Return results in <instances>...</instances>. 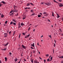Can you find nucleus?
Returning <instances> with one entry per match:
<instances>
[{
  "label": "nucleus",
  "mask_w": 63,
  "mask_h": 63,
  "mask_svg": "<svg viewBox=\"0 0 63 63\" xmlns=\"http://www.w3.org/2000/svg\"><path fill=\"white\" fill-rule=\"evenodd\" d=\"M45 5H47V6H49V5H50V3H49L48 2H47L46 3H45Z\"/></svg>",
  "instance_id": "obj_1"
},
{
  "label": "nucleus",
  "mask_w": 63,
  "mask_h": 63,
  "mask_svg": "<svg viewBox=\"0 0 63 63\" xmlns=\"http://www.w3.org/2000/svg\"><path fill=\"white\" fill-rule=\"evenodd\" d=\"M12 10L13 12L15 13V12H18V10H16V9H14Z\"/></svg>",
  "instance_id": "obj_2"
},
{
  "label": "nucleus",
  "mask_w": 63,
  "mask_h": 63,
  "mask_svg": "<svg viewBox=\"0 0 63 63\" xmlns=\"http://www.w3.org/2000/svg\"><path fill=\"white\" fill-rule=\"evenodd\" d=\"M22 48H23V49H26V47L24 46V45H22Z\"/></svg>",
  "instance_id": "obj_3"
},
{
  "label": "nucleus",
  "mask_w": 63,
  "mask_h": 63,
  "mask_svg": "<svg viewBox=\"0 0 63 63\" xmlns=\"http://www.w3.org/2000/svg\"><path fill=\"white\" fill-rule=\"evenodd\" d=\"M8 35V34L7 33H4V36L5 37H7V35Z\"/></svg>",
  "instance_id": "obj_4"
},
{
  "label": "nucleus",
  "mask_w": 63,
  "mask_h": 63,
  "mask_svg": "<svg viewBox=\"0 0 63 63\" xmlns=\"http://www.w3.org/2000/svg\"><path fill=\"white\" fill-rule=\"evenodd\" d=\"M59 6L60 7H63V4L61 3H60V4L59 5Z\"/></svg>",
  "instance_id": "obj_5"
},
{
  "label": "nucleus",
  "mask_w": 63,
  "mask_h": 63,
  "mask_svg": "<svg viewBox=\"0 0 63 63\" xmlns=\"http://www.w3.org/2000/svg\"><path fill=\"white\" fill-rule=\"evenodd\" d=\"M31 46L33 47H35V46H34V43H33L31 45Z\"/></svg>",
  "instance_id": "obj_6"
},
{
  "label": "nucleus",
  "mask_w": 63,
  "mask_h": 63,
  "mask_svg": "<svg viewBox=\"0 0 63 63\" xmlns=\"http://www.w3.org/2000/svg\"><path fill=\"white\" fill-rule=\"evenodd\" d=\"M0 2L1 3H2V4H6V2L4 1H2Z\"/></svg>",
  "instance_id": "obj_7"
},
{
  "label": "nucleus",
  "mask_w": 63,
  "mask_h": 63,
  "mask_svg": "<svg viewBox=\"0 0 63 63\" xmlns=\"http://www.w3.org/2000/svg\"><path fill=\"white\" fill-rule=\"evenodd\" d=\"M17 60H18V59H17V58H15L14 59V60H15V62H16V61H17Z\"/></svg>",
  "instance_id": "obj_8"
},
{
  "label": "nucleus",
  "mask_w": 63,
  "mask_h": 63,
  "mask_svg": "<svg viewBox=\"0 0 63 63\" xmlns=\"http://www.w3.org/2000/svg\"><path fill=\"white\" fill-rule=\"evenodd\" d=\"M14 9H16V8H17V6H15V5H14Z\"/></svg>",
  "instance_id": "obj_9"
},
{
  "label": "nucleus",
  "mask_w": 63,
  "mask_h": 63,
  "mask_svg": "<svg viewBox=\"0 0 63 63\" xmlns=\"http://www.w3.org/2000/svg\"><path fill=\"white\" fill-rule=\"evenodd\" d=\"M9 44V43L7 42L5 44V45H4V46H8V45Z\"/></svg>",
  "instance_id": "obj_10"
},
{
  "label": "nucleus",
  "mask_w": 63,
  "mask_h": 63,
  "mask_svg": "<svg viewBox=\"0 0 63 63\" xmlns=\"http://www.w3.org/2000/svg\"><path fill=\"white\" fill-rule=\"evenodd\" d=\"M45 2H42L41 3V4L42 5H45Z\"/></svg>",
  "instance_id": "obj_11"
},
{
  "label": "nucleus",
  "mask_w": 63,
  "mask_h": 63,
  "mask_svg": "<svg viewBox=\"0 0 63 63\" xmlns=\"http://www.w3.org/2000/svg\"><path fill=\"white\" fill-rule=\"evenodd\" d=\"M4 59H5V61L6 62V61H7V58L6 57H5L4 58Z\"/></svg>",
  "instance_id": "obj_12"
},
{
  "label": "nucleus",
  "mask_w": 63,
  "mask_h": 63,
  "mask_svg": "<svg viewBox=\"0 0 63 63\" xmlns=\"http://www.w3.org/2000/svg\"><path fill=\"white\" fill-rule=\"evenodd\" d=\"M57 18H59V17H60V16H59V15H58V14H57Z\"/></svg>",
  "instance_id": "obj_13"
},
{
  "label": "nucleus",
  "mask_w": 63,
  "mask_h": 63,
  "mask_svg": "<svg viewBox=\"0 0 63 63\" xmlns=\"http://www.w3.org/2000/svg\"><path fill=\"white\" fill-rule=\"evenodd\" d=\"M12 21L14 22H16V20L14 19H12Z\"/></svg>",
  "instance_id": "obj_14"
},
{
  "label": "nucleus",
  "mask_w": 63,
  "mask_h": 63,
  "mask_svg": "<svg viewBox=\"0 0 63 63\" xmlns=\"http://www.w3.org/2000/svg\"><path fill=\"white\" fill-rule=\"evenodd\" d=\"M4 16V15L2 14L1 16V17L2 18H3V17Z\"/></svg>",
  "instance_id": "obj_15"
},
{
  "label": "nucleus",
  "mask_w": 63,
  "mask_h": 63,
  "mask_svg": "<svg viewBox=\"0 0 63 63\" xmlns=\"http://www.w3.org/2000/svg\"><path fill=\"white\" fill-rule=\"evenodd\" d=\"M24 25V24H23V23H21V26H23V25Z\"/></svg>",
  "instance_id": "obj_16"
},
{
  "label": "nucleus",
  "mask_w": 63,
  "mask_h": 63,
  "mask_svg": "<svg viewBox=\"0 0 63 63\" xmlns=\"http://www.w3.org/2000/svg\"><path fill=\"white\" fill-rule=\"evenodd\" d=\"M38 17H40L41 16L40 15H38Z\"/></svg>",
  "instance_id": "obj_17"
},
{
  "label": "nucleus",
  "mask_w": 63,
  "mask_h": 63,
  "mask_svg": "<svg viewBox=\"0 0 63 63\" xmlns=\"http://www.w3.org/2000/svg\"><path fill=\"white\" fill-rule=\"evenodd\" d=\"M31 62H32V63H33V60L31 59Z\"/></svg>",
  "instance_id": "obj_18"
},
{
  "label": "nucleus",
  "mask_w": 63,
  "mask_h": 63,
  "mask_svg": "<svg viewBox=\"0 0 63 63\" xmlns=\"http://www.w3.org/2000/svg\"><path fill=\"white\" fill-rule=\"evenodd\" d=\"M59 58H62V59H63V56H62L59 57Z\"/></svg>",
  "instance_id": "obj_19"
},
{
  "label": "nucleus",
  "mask_w": 63,
  "mask_h": 63,
  "mask_svg": "<svg viewBox=\"0 0 63 63\" xmlns=\"http://www.w3.org/2000/svg\"><path fill=\"white\" fill-rule=\"evenodd\" d=\"M30 34H28V35L27 36V37L28 38H29V37H30Z\"/></svg>",
  "instance_id": "obj_20"
},
{
  "label": "nucleus",
  "mask_w": 63,
  "mask_h": 63,
  "mask_svg": "<svg viewBox=\"0 0 63 63\" xmlns=\"http://www.w3.org/2000/svg\"><path fill=\"white\" fill-rule=\"evenodd\" d=\"M13 12V10H12L11 11V12H10V14H11V13H12Z\"/></svg>",
  "instance_id": "obj_21"
},
{
  "label": "nucleus",
  "mask_w": 63,
  "mask_h": 63,
  "mask_svg": "<svg viewBox=\"0 0 63 63\" xmlns=\"http://www.w3.org/2000/svg\"><path fill=\"white\" fill-rule=\"evenodd\" d=\"M13 24H14V25H16V24L15 23L13 22Z\"/></svg>",
  "instance_id": "obj_22"
},
{
  "label": "nucleus",
  "mask_w": 63,
  "mask_h": 63,
  "mask_svg": "<svg viewBox=\"0 0 63 63\" xmlns=\"http://www.w3.org/2000/svg\"><path fill=\"white\" fill-rule=\"evenodd\" d=\"M54 2H56V3H58V2L57 1H56L55 0H53Z\"/></svg>",
  "instance_id": "obj_23"
},
{
  "label": "nucleus",
  "mask_w": 63,
  "mask_h": 63,
  "mask_svg": "<svg viewBox=\"0 0 63 63\" xmlns=\"http://www.w3.org/2000/svg\"><path fill=\"white\" fill-rule=\"evenodd\" d=\"M32 51L33 52V53H35V50H33Z\"/></svg>",
  "instance_id": "obj_24"
},
{
  "label": "nucleus",
  "mask_w": 63,
  "mask_h": 63,
  "mask_svg": "<svg viewBox=\"0 0 63 63\" xmlns=\"http://www.w3.org/2000/svg\"><path fill=\"white\" fill-rule=\"evenodd\" d=\"M29 5H30V3H28L27 5V6H29Z\"/></svg>",
  "instance_id": "obj_25"
},
{
  "label": "nucleus",
  "mask_w": 63,
  "mask_h": 63,
  "mask_svg": "<svg viewBox=\"0 0 63 63\" xmlns=\"http://www.w3.org/2000/svg\"><path fill=\"white\" fill-rule=\"evenodd\" d=\"M47 14V13H46V12H44L43 13V14H44V15Z\"/></svg>",
  "instance_id": "obj_26"
},
{
  "label": "nucleus",
  "mask_w": 63,
  "mask_h": 63,
  "mask_svg": "<svg viewBox=\"0 0 63 63\" xmlns=\"http://www.w3.org/2000/svg\"><path fill=\"white\" fill-rule=\"evenodd\" d=\"M35 63H39V62H38L37 61H35L34 62Z\"/></svg>",
  "instance_id": "obj_27"
},
{
  "label": "nucleus",
  "mask_w": 63,
  "mask_h": 63,
  "mask_svg": "<svg viewBox=\"0 0 63 63\" xmlns=\"http://www.w3.org/2000/svg\"><path fill=\"white\" fill-rule=\"evenodd\" d=\"M46 56H49V55L48 54H46Z\"/></svg>",
  "instance_id": "obj_28"
},
{
  "label": "nucleus",
  "mask_w": 63,
  "mask_h": 63,
  "mask_svg": "<svg viewBox=\"0 0 63 63\" xmlns=\"http://www.w3.org/2000/svg\"><path fill=\"white\" fill-rule=\"evenodd\" d=\"M26 32L25 33L23 32L22 33V34H23V35H25V34H26Z\"/></svg>",
  "instance_id": "obj_29"
},
{
  "label": "nucleus",
  "mask_w": 63,
  "mask_h": 63,
  "mask_svg": "<svg viewBox=\"0 0 63 63\" xmlns=\"http://www.w3.org/2000/svg\"><path fill=\"white\" fill-rule=\"evenodd\" d=\"M48 37H49L50 38H51V35H49Z\"/></svg>",
  "instance_id": "obj_30"
},
{
  "label": "nucleus",
  "mask_w": 63,
  "mask_h": 63,
  "mask_svg": "<svg viewBox=\"0 0 63 63\" xmlns=\"http://www.w3.org/2000/svg\"><path fill=\"white\" fill-rule=\"evenodd\" d=\"M25 18H26V17H23V20H24V19H25Z\"/></svg>",
  "instance_id": "obj_31"
},
{
  "label": "nucleus",
  "mask_w": 63,
  "mask_h": 63,
  "mask_svg": "<svg viewBox=\"0 0 63 63\" xmlns=\"http://www.w3.org/2000/svg\"><path fill=\"white\" fill-rule=\"evenodd\" d=\"M52 16H54V15H53V12L52 13Z\"/></svg>",
  "instance_id": "obj_32"
},
{
  "label": "nucleus",
  "mask_w": 63,
  "mask_h": 63,
  "mask_svg": "<svg viewBox=\"0 0 63 63\" xmlns=\"http://www.w3.org/2000/svg\"><path fill=\"white\" fill-rule=\"evenodd\" d=\"M30 11H31V13H32V12H33V10H31Z\"/></svg>",
  "instance_id": "obj_33"
},
{
  "label": "nucleus",
  "mask_w": 63,
  "mask_h": 63,
  "mask_svg": "<svg viewBox=\"0 0 63 63\" xmlns=\"http://www.w3.org/2000/svg\"><path fill=\"white\" fill-rule=\"evenodd\" d=\"M7 22H8V21H6L5 22V24H7Z\"/></svg>",
  "instance_id": "obj_34"
},
{
  "label": "nucleus",
  "mask_w": 63,
  "mask_h": 63,
  "mask_svg": "<svg viewBox=\"0 0 63 63\" xmlns=\"http://www.w3.org/2000/svg\"><path fill=\"white\" fill-rule=\"evenodd\" d=\"M9 53L10 56L11 55V54H12V53H11V52H9Z\"/></svg>",
  "instance_id": "obj_35"
},
{
  "label": "nucleus",
  "mask_w": 63,
  "mask_h": 63,
  "mask_svg": "<svg viewBox=\"0 0 63 63\" xmlns=\"http://www.w3.org/2000/svg\"><path fill=\"white\" fill-rule=\"evenodd\" d=\"M13 24V21H12L10 23V24L11 25Z\"/></svg>",
  "instance_id": "obj_36"
},
{
  "label": "nucleus",
  "mask_w": 63,
  "mask_h": 63,
  "mask_svg": "<svg viewBox=\"0 0 63 63\" xmlns=\"http://www.w3.org/2000/svg\"><path fill=\"white\" fill-rule=\"evenodd\" d=\"M6 49H6V48H4L3 49V50H6Z\"/></svg>",
  "instance_id": "obj_37"
},
{
  "label": "nucleus",
  "mask_w": 63,
  "mask_h": 63,
  "mask_svg": "<svg viewBox=\"0 0 63 63\" xmlns=\"http://www.w3.org/2000/svg\"><path fill=\"white\" fill-rule=\"evenodd\" d=\"M59 30H60V31L61 32H62V30H61V29H59Z\"/></svg>",
  "instance_id": "obj_38"
},
{
  "label": "nucleus",
  "mask_w": 63,
  "mask_h": 63,
  "mask_svg": "<svg viewBox=\"0 0 63 63\" xmlns=\"http://www.w3.org/2000/svg\"><path fill=\"white\" fill-rule=\"evenodd\" d=\"M16 14H15V16H17L18 15V14L17 13H16Z\"/></svg>",
  "instance_id": "obj_39"
},
{
  "label": "nucleus",
  "mask_w": 63,
  "mask_h": 63,
  "mask_svg": "<svg viewBox=\"0 0 63 63\" xmlns=\"http://www.w3.org/2000/svg\"><path fill=\"white\" fill-rule=\"evenodd\" d=\"M30 4H31V5H32V6L34 5V4H33L31 2L30 3Z\"/></svg>",
  "instance_id": "obj_40"
},
{
  "label": "nucleus",
  "mask_w": 63,
  "mask_h": 63,
  "mask_svg": "<svg viewBox=\"0 0 63 63\" xmlns=\"http://www.w3.org/2000/svg\"><path fill=\"white\" fill-rule=\"evenodd\" d=\"M28 8V7H26L25 8V10H27V9Z\"/></svg>",
  "instance_id": "obj_41"
},
{
  "label": "nucleus",
  "mask_w": 63,
  "mask_h": 63,
  "mask_svg": "<svg viewBox=\"0 0 63 63\" xmlns=\"http://www.w3.org/2000/svg\"><path fill=\"white\" fill-rule=\"evenodd\" d=\"M9 35H11V31H10L9 32Z\"/></svg>",
  "instance_id": "obj_42"
},
{
  "label": "nucleus",
  "mask_w": 63,
  "mask_h": 63,
  "mask_svg": "<svg viewBox=\"0 0 63 63\" xmlns=\"http://www.w3.org/2000/svg\"><path fill=\"white\" fill-rule=\"evenodd\" d=\"M20 35H21V34H20V35H19V38H20Z\"/></svg>",
  "instance_id": "obj_43"
},
{
  "label": "nucleus",
  "mask_w": 63,
  "mask_h": 63,
  "mask_svg": "<svg viewBox=\"0 0 63 63\" xmlns=\"http://www.w3.org/2000/svg\"><path fill=\"white\" fill-rule=\"evenodd\" d=\"M50 59H51V60H52V57H51V58H50Z\"/></svg>",
  "instance_id": "obj_44"
},
{
  "label": "nucleus",
  "mask_w": 63,
  "mask_h": 63,
  "mask_svg": "<svg viewBox=\"0 0 63 63\" xmlns=\"http://www.w3.org/2000/svg\"><path fill=\"white\" fill-rule=\"evenodd\" d=\"M55 43H54V47H55Z\"/></svg>",
  "instance_id": "obj_45"
},
{
  "label": "nucleus",
  "mask_w": 63,
  "mask_h": 63,
  "mask_svg": "<svg viewBox=\"0 0 63 63\" xmlns=\"http://www.w3.org/2000/svg\"><path fill=\"white\" fill-rule=\"evenodd\" d=\"M62 1V0H59V2H61Z\"/></svg>",
  "instance_id": "obj_46"
},
{
  "label": "nucleus",
  "mask_w": 63,
  "mask_h": 63,
  "mask_svg": "<svg viewBox=\"0 0 63 63\" xmlns=\"http://www.w3.org/2000/svg\"><path fill=\"white\" fill-rule=\"evenodd\" d=\"M48 16V14H47V15H44V16Z\"/></svg>",
  "instance_id": "obj_47"
},
{
  "label": "nucleus",
  "mask_w": 63,
  "mask_h": 63,
  "mask_svg": "<svg viewBox=\"0 0 63 63\" xmlns=\"http://www.w3.org/2000/svg\"><path fill=\"white\" fill-rule=\"evenodd\" d=\"M9 30H8L7 31V33H9Z\"/></svg>",
  "instance_id": "obj_48"
},
{
  "label": "nucleus",
  "mask_w": 63,
  "mask_h": 63,
  "mask_svg": "<svg viewBox=\"0 0 63 63\" xmlns=\"http://www.w3.org/2000/svg\"><path fill=\"white\" fill-rule=\"evenodd\" d=\"M34 15H35V14H32L31 15V16H34Z\"/></svg>",
  "instance_id": "obj_49"
},
{
  "label": "nucleus",
  "mask_w": 63,
  "mask_h": 63,
  "mask_svg": "<svg viewBox=\"0 0 63 63\" xmlns=\"http://www.w3.org/2000/svg\"><path fill=\"white\" fill-rule=\"evenodd\" d=\"M2 6V4L1 3H0V7Z\"/></svg>",
  "instance_id": "obj_50"
},
{
  "label": "nucleus",
  "mask_w": 63,
  "mask_h": 63,
  "mask_svg": "<svg viewBox=\"0 0 63 63\" xmlns=\"http://www.w3.org/2000/svg\"><path fill=\"white\" fill-rule=\"evenodd\" d=\"M27 37H27V36H25V38H27Z\"/></svg>",
  "instance_id": "obj_51"
},
{
  "label": "nucleus",
  "mask_w": 63,
  "mask_h": 63,
  "mask_svg": "<svg viewBox=\"0 0 63 63\" xmlns=\"http://www.w3.org/2000/svg\"><path fill=\"white\" fill-rule=\"evenodd\" d=\"M31 48H32V49H34V48H33V47H31Z\"/></svg>",
  "instance_id": "obj_52"
},
{
  "label": "nucleus",
  "mask_w": 63,
  "mask_h": 63,
  "mask_svg": "<svg viewBox=\"0 0 63 63\" xmlns=\"http://www.w3.org/2000/svg\"><path fill=\"white\" fill-rule=\"evenodd\" d=\"M30 27H29V28L28 29V31H29V30H30Z\"/></svg>",
  "instance_id": "obj_53"
},
{
  "label": "nucleus",
  "mask_w": 63,
  "mask_h": 63,
  "mask_svg": "<svg viewBox=\"0 0 63 63\" xmlns=\"http://www.w3.org/2000/svg\"><path fill=\"white\" fill-rule=\"evenodd\" d=\"M40 15H43V14L42 13H40Z\"/></svg>",
  "instance_id": "obj_54"
},
{
  "label": "nucleus",
  "mask_w": 63,
  "mask_h": 63,
  "mask_svg": "<svg viewBox=\"0 0 63 63\" xmlns=\"http://www.w3.org/2000/svg\"><path fill=\"white\" fill-rule=\"evenodd\" d=\"M48 21H49V22H50V20H49V19H48Z\"/></svg>",
  "instance_id": "obj_55"
},
{
  "label": "nucleus",
  "mask_w": 63,
  "mask_h": 63,
  "mask_svg": "<svg viewBox=\"0 0 63 63\" xmlns=\"http://www.w3.org/2000/svg\"><path fill=\"white\" fill-rule=\"evenodd\" d=\"M15 32H13V35H15Z\"/></svg>",
  "instance_id": "obj_56"
},
{
  "label": "nucleus",
  "mask_w": 63,
  "mask_h": 63,
  "mask_svg": "<svg viewBox=\"0 0 63 63\" xmlns=\"http://www.w3.org/2000/svg\"><path fill=\"white\" fill-rule=\"evenodd\" d=\"M49 59H47V61H49Z\"/></svg>",
  "instance_id": "obj_57"
},
{
  "label": "nucleus",
  "mask_w": 63,
  "mask_h": 63,
  "mask_svg": "<svg viewBox=\"0 0 63 63\" xmlns=\"http://www.w3.org/2000/svg\"><path fill=\"white\" fill-rule=\"evenodd\" d=\"M24 60L25 61H26V59H24Z\"/></svg>",
  "instance_id": "obj_58"
},
{
  "label": "nucleus",
  "mask_w": 63,
  "mask_h": 63,
  "mask_svg": "<svg viewBox=\"0 0 63 63\" xmlns=\"http://www.w3.org/2000/svg\"><path fill=\"white\" fill-rule=\"evenodd\" d=\"M0 63H2V62L1 61V60H0Z\"/></svg>",
  "instance_id": "obj_59"
},
{
  "label": "nucleus",
  "mask_w": 63,
  "mask_h": 63,
  "mask_svg": "<svg viewBox=\"0 0 63 63\" xmlns=\"http://www.w3.org/2000/svg\"><path fill=\"white\" fill-rule=\"evenodd\" d=\"M38 53H39V54H40V52L39 51H38Z\"/></svg>",
  "instance_id": "obj_60"
},
{
  "label": "nucleus",
  "mask_w": 63,
  "mask_h": 63,
  "mask_svg": "<svg viewBox=\"0 0 63 63\" xmlns=\"http://www.w3.org/2000/svg\"><path fill=\"white\" fill-rule=\"evenodd\" d=\"M62 21H63V17H62Z\"/></svg>",
  "instance_id": "obj_61"
},
{
  "label": "nucleus",
  "mask_w": 63,
  "mask_h": 63,
  "mask_svg": "<svg viewBox=\"0 0 63 63\" xmlns=\"http://www.w3.org/2000/svg\"><path fill=\"white\" fill-rule=\"evenodd\" d=\"M43 37V36L42 35V36L41 37V38H42V37Z\"/></svg>",
  "instance_id": "obj_62"
},
{
  "label": "nucleus",
  "mask_w": 63,
  "mask_h": 63,
  "mask_svg": "<svg viewBox=\"0 0 63 63\" xmlns=\"http://www.w3.org/2000/svg\"><path fill=\"white\" fill-rule=\"evenodd\" d=\"M28 9H30V8L28 7Z\"/></svg>",
  "instance_id": "obj_63"
},
{
  "label": "nucleus",
  "mask_w": 63,
  "mask_h": 63,
  "mask_svg": "<svg viewBox=\"0 0 63 63\" xmlns=\"http://www.w3.org/2000/svg\"><path fill=\"white\" fill-rule=\"evenodd\" d=\"M61 63H63V61L61 62Z\"/></svg>",
  "instance_id": "obj_64"
}]
</instances>
